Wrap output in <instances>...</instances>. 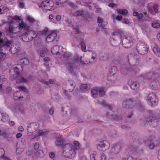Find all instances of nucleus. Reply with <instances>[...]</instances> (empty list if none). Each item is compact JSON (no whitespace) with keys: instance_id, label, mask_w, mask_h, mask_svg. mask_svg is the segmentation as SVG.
<instances>
[{"instance_id":"25","label":"nucleus","mask_w":160,"mask_h":160,"mask_svg":"<svg viewBox=\"0 0 160 160\" xmlns=\"http://www.w3.org/2000/svg\"><path fill=\"white\" fill-rule=\"evenodd\" d=\"M121 149V146L119 143L114 144L111 149V152L114 154H117L119 152Z\"/></svg>"},{"instance_id":"36","label":"nucleus","mask_w":160,"mask_h":160,"mask_svg":"<svg viewBox=\"0 0 160 160\" xmlns=\"http://www.w3.org/2000/svg\"><path fill=\"white\" fill-rule=\"evenodd\" d=\"M104 87H100L98 90V93L100 97H102L105 94Z\"/></svg>"},{"instance_id":"47","label":"nucleus","mask_w":160,"mask_h":160,"mask_svg":"<svg viewBox=\"0 0 160 160\" xmlns=\"http://www.w3.org/2000/svg\"><path fill=\"white\" fill-rule=\"evenodd\" d=\"M96 154V152L95 151L93 152V153L90 155V158L91 160H96L95 159V156Z\"/></svg>"},{"instance_id":"27","label":"nucleus","mask_w":160,"mask_h":160,"mask_svg":"<svg viewBox=\"0 0 160 160\" xmlns=\"http://www.w3.org/2000/svg\"><path fill=\"white\" fill-rule=\"evenodd\" d=\"M27 20L29 23L32 25L38 24L37 21L30 15H28L27 17Z\"/></svg>"},{"instance_id":"52","label":"nucleus","mask_w":160,"mask_h":160,"mask_svg":"<svg viewBox=\"0 0 160 160\" xmlns=\"http://www.w3.org/2000/svg\"><path fill=\"white\" fill-rule=\"evenodd\" d=\"M42 151L41 150H38L36 153V156L38 157H41L40 155L42 154Z\"/></svg>"},{"instance_id":"9","label":"nucleus","mask_w":160,"mask_h":160,"mask_svg":"<svg viewBox=\"0 0 160 160\" xmlns=\"http://www.w3.org/2000/svg\"><path fill=\"white\" fill-rule=\"evenodd\" d=\"M63 57L67 58V67L69 72H71L73 70L74 60L72 59L73 57L71 55V54L68 52L65 53Z\"/></svg>"},{"instance_id":"2","label":"nucleus","mask_w":160,"mask_h":160,"mask_svg":"<svg viewBox=\"0 0 160 160\" xmlns=\"http://www.w3.org/2000/svg\"><path fill=\"white\" fill-rule=\"evenodd\" d=\"M12 70L14 71L15 74H13L12 78L16 79V83L19 84L23 83H26L27 80L22 77H17L19 74V71H22L23 68L21 64H17L12 66Z\"/></svg>"},{"instance_id":"34","label":"nucleus","mask_w":160,"mask_h":160,"mask_svg":"<svg viewBox=\"0 0 160 160\" xmlns=\"http://www.w3.org/2000/svg\"><path fill=\"white\" fill-rule=\"evenodd\" d=\"M2 118H1V120L3 122H6L9 120L8 116L6 113H2Z\"/></svg>"},{"instance_id":"16","label":"nucleus","mask_w":160,"mask_h":160,"mask_svg":"<svg viewBox=\"0 0 160 160\" xmlns=\"http://www.w3.org/2000/svg\"><path fill=\"white\" fill-rule=\"evenodd\" d=\"M54 3L52 1H44L42 2L41 6L42 8L47 10H50L53 7Z\"/></svg>"},{"instance_id":"13","label":"nucleus","mask_w":160,"mask_h":160,"mask_svg":"<svg viewBox=\"0 0 160 160\" xmlns=\"http://www.w3.org/2000/svg\"><path fill=\"white\" fill-rule=\"evenodd\" d=\"M136 49L138 53L143 55L148 53V47L145 43L140 42L137 44Z\"/></svg>"},{"instance_id":"12","label":"nucleus","mask_w":160,"mask_h":160,"mask_svg":"<svg viewBox=\"0 0 160 160\" xmlns=\"http://www.w3.org/2000/svg\"><path fill=\"white\" fill-rule=\"evenodd\" d=\"M62 154L65 157L70 158H72L75 157L76 155V151L73 148L70 147H66L65 146Z\"/></svg>"},{"instance_id":"40","label":"nucleus","mask_w":160,"mask_h":160,"mask_svg":"<svg viewBox=\"0 0 160 160\" xmlns=\"http://www.w3.org/2000/svg\"><path fill=\"white\" fill-rule=\"evenodd\" d=\"M49 131H46V132H43L42 130L39 131L38 133L35 135V137H38L41 136H45L47 134V132H48Z\"/></svg>"},{"instance_id":"22","label":"nucleus","mask_w":160,"mask_h":160,"mask_svg":"<svg viewBox=\"0 0 160 160\" xmlns=\"http://www.w3.org/2000/svg\"><path fill=\"white\" fill-rule=\"evenodd\" d=\"M151 136V134L149 136V138L147 141H145V143H147L148 144H149V147L151 149H153L155 147V144L154 143H150L152 141H156V139L154 136H153V134L154 133V132H152Z\"/></svg>"},{"instance_id":"58","label":"nucleus","mask_w":160,"mask_h":160,"mask_svg":"<svg viewBox=\"0 0 160 160\" xmlns=\"http://www.w3.org/2000/svg\"><path fill=\"white\" fill-rule=\"evenodd\" d=\"M49 157L50 158H53L55 157V154L53 152H50L49 153Z\"/></svg>"},{"instance_id":"49","label":"nucleus","mask_w":160,"mask_h":160,"mask_svg":"<svg viewBox=\"0 0 160 160\" xmlns=\"http://www.w3.org/2000/svg\"><path fill=\"white\" fill-rule=\"evenodd\" d=\"M18 7L21 8H23L25 6V3L23 2H19Z\"/></svg>"},{"instance_id":"31","label":"nucleus","mask_w":160,"mask_h":160,"mask_svg":"<svg viewBox=\"0 0 160 160\" xmlns=\"http://www.w3.org/2000/svg\"><path fill=\"white\" fill-rule=\"evenodd\" d=\"M5 152L4 149L0 148V158L2 157L5 160H12L10 158L4 156Z\"/></svg>"},{"instance_id":"37","label":"nucleus","mask_w":160,"mask_h":160,"mask_svg":"<svg viewBox=\"0 0 160 160\" xmlns=\"http://www.w3.org/2000/svg\"><path fill=\"white\" fill-rule=\"evenodd\" d=\"M91 96L95 98L98 96V89H93L91 90Z\"/></svg>"},{"instance_id":"44","label":"nucleus","mask_w":160,"mask_h":160,"mask_svg":"<svg viewBox=\"0 0 160 160\" xmlns=\"http://www.w3.org/2000/svg\"><path fill=\"white\" fill-rule=\"evenodd\" d=\"M80 45L81 47V49L83 52H85L86 50V45L84 42L82 41L80 43Z\"/></svg>"},{"instance_id":"57","label":"nucleus","mask_w":160,"mask_h":160,"mask_svg":"<svg viewBox=\"0 0 160 160\" xmlns=\"http://www.w3.org/2000/svg\"><path fill=\"white\" fill-rule=\"evenodd\" d=\"M13 19L14 20H19L21 21V20H22V19H21V18L19 16L17 15H15L14 16Z\"/></svg>"},{"instance_id":"26","label":"nucleus","mask_w":160,"mask_h":160,"mask_svg":"<svg viewBox=\"0 0 160 160\" xmlns=\"http://www.w3.org/2000/svg\"><path fill=\"white\" fill-rule=\"evenodd\" d=\"M57 33L55 32H52L49 34L46 38V41L48 42L54 41L57 37Z\"/></svg>"},{"instance_id":"35","label":"nucleus","mask_w":160,"mask_h":160,"mask_svg":"<svg viewBox=\"0 0 160 160\" xmlns=\"http://www.w3.org/2000/svg\"><path fill=\"white\" fill-rule=\"evenodd\" d=\"M68 82L69 83L67 84V86L68 87L69 86L71 87V89H69L70 90H73L75 87L74 82L72 80H69Z\"/></svg>"},{"instance_id":"4","label":"nucleus","mask_w":160,"mask_h":160,"mask_svg":"<svg viewBox=\"0 0 160 160\" xmlns=\"http://www.w3.org/2000/svg\"><path fill=\"white\" fill-rule=\"evenodd\" d=\"M122 34V32L119 29L115 30L113 32L110 39V42L112 46H117L119 43L118 41L121 42Z\"/></svg>"},{"instance_id":"18","label":"nucleus","mask_w":160,"mask_h":160,"mask_svg":"<svg viewBox=\"0 0 160 160\" xmlns=\"http://www.w3.org/2000/svg\"><path fill=\"white\" fill-rule=\"evenodd\" d=\"M66 147H70L73 148L76 152L81 150V144L78 141H75L73 142V145L68 143L65 145Z\"/></svg>"},{"instance_id":"5","label":"nucleus","mask_w":160,"mask_h":160,"mask_svg":"<svg viewBox=\"0 0 160 160\" xmlns=\"http://www.w3.org/2000/svg\"><path fill=\"white\" fill-rule=\"evenodd\" d=\"M19 91H17L14 94V99L17 101L21 100V99L24 98H27L29 96L28 93L26 91V88L24 87H18Z\"/></svg>"},{"instance_id":"29","label":"nucleus","mask_w":160,"mask_h":160,"mask_svg":"<svg viewBox=\"0 0 160 160\" xmlns=\"http://www.w3.org/2000/svg\"><path fill=\"white\" fill-rule=\"evenodd\" d=\"M89 89L87 84H83L81 85L80 86V90L82 92H85L87 91Z\"/></svg>"},{"instance_id":"54","label":"nucleus","mask_w":160,"mask_h":160,"mask_svg":"<svg viewBox=\"0 0 160 160\" xmlns=\"http://www.w3.org/2000/svg\"><path fill=\"white\" fill-rule=\"evenodd\" d=\"M39 146V143L38 142H36L35 143L34 145V149L35 150H37Z\"/></svg>"},{"instance_id":"51","label":"nucleus","mask_w":160,"mask_h":160,"mask_svg":"<svg viewBox=\"0 0 160 160\" xmlns=\"http://www.w3.org/2000/svg\"><path fill=\"white\" fill-rule=\"evenodd\" d=\"M101 160H106V158L105 154L103 153H101L100 154Z\"/></svg>"},{"instance_id":"62","label":"nucleus","mask_w":160,"mask_h":160,"mask_svg":"<svg viewBox=\"0 0 160 160\" xmlns=\"http://www.w3.org/2000/svg\"><path fill=\"white\" fill-rule=\"evenodd\" d=\"M61 16L59 15H58L56 16V19L58 21L60 20L61 19Z\"/></svg>"},{"instance_id":"20","label":"nucleus","mask_w":160,"mask_h":160,"mask_svg":"<svg viewBox=\"0 0 160 160\" xmlns=\"http://www.w3.org/2000/svg\"><path fill=\"white\" fill-rule=\"evenodd\" d=\"M38 128L37 122H34L31 123L27 127V131L29 133L34 132L38 129Z\"/></svg>"},{"instance_id":"38","label":"nucleus","mask_w":160,"mask_h":160,"mask_svg":"<svg viewBox=\"0 0 160 160\" xmlns=\"http://www.w3.org/2000/svg\"><path fill=\"white\" fill-rule=\"evenodd\" d=\"M20 62L23 64L28 65L29 63V60L26 58H24L20 60Z\"/></svg>"},{"instance_id":"24","label":"nucleus","mask_w":160,"mask_h":160,"mask_svg":"<svg viewBox=\"0 0 160 160\" xmlns=\"http://www.w3.org/2000/svg\"><path fill=\"white\" fill-rule=\"evenodd\" d=\"M147 7L148 9L149 12L152 13L153 12V11L155 13L158 12V6L157 5L153 4H152L149 3L148 4Z\"/></svg>"},{"instance_id":"17","label":"nucleus","mask_w":160,"mask_h":160,"mask_svg":"<svg viewBox=\"0 0 160 160\" xmlns=\"http://www.w3.org/2000/svg\"><path fill=\"white\" fill-rule=\"evenodd\" d=\"M123 47L125 48H129L133 44L132 38L129 37H125L122 41Z\"/></svg>"},{"instance_id":"7","label":"nucleus","mask_w":160,"mask_h":160,"mask_svg":"<svg viewBox=\"0 0 160 160\" xmlns=\"http://www.w3.org/2000/svg\"><path fill=\"white\" fill-rule=\"evenodd\" d=\"M99 103L101 104L103 107H106L108 108L110 111V112H109L107 113L106 117L108 118H110L111 119H114V120H119L122 119L121 117H119L118 116H116L114 114L110 115L109 113L112 112L111 109L112 108L113 106L112 105L108 104V103L105 100H103Z\"/></svg>"},{"instance_id":"6","label":"nucleus","mask_w":160,"mask_h":160,"mask_svg":"<svg viewBox=\"0 0 160 160\" xmlns=\"http://www.w3.org/2000/svg\"><path fill=\"white\" fill-rule=\"evenodd\" d=\"M148 114L149 115V117L147 118L146 124L147 125L149 124L152 127H154L158 124V120L155 115V112L152 110H148Z\"/></svg>"},{"instance_id":"14","label":"nucleus","mask_w":160,"mask_h":160,"mask_svg":"<svg viewBox=\"0 0 160 160\" xmlns=\"http://www.w3.org/2000/svg\"><path fill=\"white\" fill-rule=\"evenodd\" d=\"M129 64L132 66H136L139 63V57L137 55L129 54L127 56Z\"/></svg>"},{"instance_id":"3","label":"nucleus","mask_w":160,"mask_h":160,"mask_svg":"<svg viewBox=\"0 0 160 160\" xmlns=\"http://www.w3.org/2000/svg\"><path fill=\"white\" fill-rule=\"evenodd\" d=\"M141 77L144 79H147L151 82L152 85V88L153 90H157L159 89L160 85L156 79H154L155 74L153 72H150L146 74H141Z\"/></svg>"},{"instance_id":"33","label":"nucleus","mask_w":160,"mask_h":160,"mask_svg":"<svg viewBox=\"0 0 160 160\" xmlns=\"http://www.w3.org/2000/svg\"><path fill=\"white\" fill-rule=\"evenodd\" d=\"M116 11L119 14L123 15L126 16L128 13V11L126 9H122L117 8Z\"/></svg>"},{"instance_id":"46","label":"nucleus","mask_w":160,"mask_h":160,"mask_svg":"<svg viewBox=\"0 0 160 160\" xmlns=\"http://www.w3.org/2000/svg\"><path fill=\"white\" fill-rule=\"evenodd\" d=\"M24 150V149L23 148H17L16 150V153L17 154H20Z\"/></svg>"},{"instance_id":"63","label":"nucleus","mask_w":160,"mask_h":160,"mask_svg":"<svg viewBox=\"0 0 160 160\" xmlns=\"http://www.w3.org/2000/svg\"><path fill=\"white\" fill-rule=\"evenodd\" d=\"M54 112L53 109V108H52L50 109L49 111V113L50 115H52L53 114Z\"/></svg>"},{"instance_id":"43","label":"nucleus","mask_w":160,"mask_h":160,"mask_svg":"<svg viewBox=\"0 0 160 160\" xmlns=\"http://www.w3.org/2000/svg\"><path fill=\"white\" fill-rule=\"evenodd\" d=\"M152 26L154 28H158L160 27V24L158 22H153L152 23Z\"/></svg>"},{"instance_id":"53","label":"nucleus","mask_w":160,"mask_h":160,"mask_svg":"<svg viewBox=\"0 0 160 160\" xmlns=\"http://www.w3.org/2000/svg\"><path fill=\"white\" fill-rule=\"evenodd\" d=\"M83 12L78 11L76 12L75 13L76 16H81Z\"/></svg>"},{"instance_id":"50","label":"nucleus","mask_w":160,"mask_h":160,"mask_svg":"<svg viewBox=\"0 0 160 160\" xmlns=\"http://www.w3.org/2000/svg\"><path fill=\"white\" fill-rule=\"evenodd\" d=\"M12 90V88L10 87H7L5 89V92L6 93H8L11 92Z\"/></svg>"},{"instance_id":"23","label":"nucleus","mask_w":160,"mask_h":160,"mask_svg":"<svg viewBox=\"0 0 160 160\" xmlns=\"http://www.w3.org/2000/svg\"><path fill=\"white\" fill-rule=\"evenodd\" d=\"M128 83L130 85L131 88L134 90H137L140 86V84L138 82L134 80H129Z\"/></svg>"},{"instance_id":"55","label":"nucleus","mask_w":160,"mask_h":160,"mask_svg":"<svg viewBox=\"0 0 160 160\" xmlns=\"http://www.w3.org/2000/svg\"><path fill=\"white\" fill-rule=\"evenodd\" d=\"M6 133L5 132H2V131L0 130V135L2 136L3 138H4L6 136Z\"/></svg>"},{"instance_id":"32","label":"nucleus","mask_w":160,"mask_h":160,"mask_svg":"<svg viewBox=\"0 0 160 160\" xmlns=\"http://www.w3.org/2000/svg\"><path fill=\"white\" fill-rule=\"evenodd\" d=\"M144 15L145 16L144 20H147L149 18V17L147 13L145 12H144L143 14L142 13H138L137 18L138 19H140L142 18L143 17Z\"/></svg>"},{"instance_id":"42","label":"nucleus","mask_w":160,"mask_h":160,"mask_svg":"<svg viewBox=\"0 0 160 160\" xmlns=\"http://www.w3.org/2000/svg\"><path fill=\"white\" fill-rule=\"evenodd\" d=\"M63 142L62 140H57L55 142V144L56 145L58 146H61L63 145Z\"/></svg>"},{"instance_id":"19","label":"nucleus","mask_w":160,"mask_h":160,"mask_svg":"<svg viewBox=\"0 0 160 160\" xmlns=\"http://www.w3.org/2000/svg\"><path fill=\"white\" fill-rule=\"evenodd\" d=\"M156 97L154 93H151L149 94L147 99L150 102L152 106H155L157 104Z\"/></svg>"},{"instance_id":"8","label":"nucleus","mask_w":160,"mask_h":160,"mask_svg":"<svg viewBox=\"0 0 160 160\" xmlns=\"http://www.w3.org/2000/svg\"><path fill=\"white\" fill-rule=\"evenodd\" d=\"M36 31L33 30H30L24 33L22 36V39L23 41L29 42L33 40V38L37 36Z\"/></svg>"},{"instance_id":"61","label":"nucleus","mask_w":160,"mask_h":160,"mask_svg":"<svg viewBox=\"0 0 160 160\" xmlns=\"http://www.w3.org/2000/svg\"><path fill=\"white\" fill-rule=\"evenodd\" d=\"M18 130L20 132H23L24 130V129L23 128V127L22 126H19L18 128Z\"/></svg>"},{"instance_id":"10","label":"nucleus","mask_w":160,"mask_h":160,"mask_svg":"<svg viewBox=\"0 0 160 160\" xmlns=\"http://www.w3.org/2000/svg\"><path fill=\"white\" fill-rule=\"evenodd\" d=\"M122 106L123 108L131 109L137 106V104L132 99L126 98L123 101Z\"/></svg>"},{"instance_id":"41","label":"nucleus","mask_w":160,"mask_h":160,"mask_svg":"<svg viewBox=\"0 0 160 160\" xmlns=\"http://www.w3.org/2000/svg\"><path fill=\"white\" fill-rule=\"evenodd\" d=\"M107 24L108 22L107 21H103L101 23L98 24V26L99 27L102 29H104Z\"/></svg>"},{"instance_id":"56","label":"nucleus","mask_w":160,"mask_h":160,"mask_svg":"<svg viewBox=\"0 0 160 160\" xmlns=\"http://www.w3.org/2000/svg\"><path fill=\"white\" fill-rule=\"evenodd\" d=\"M122 22L126 24H128L129 22V21L127 19H124L122 21Z\"/></svg>"},{"instance_id":"39","label":"nucleus","mask_w":160,"mask_h":160,"mask_svg":"<svg viewBox=\"0 0 160 160\" xmlns=\"http://www.w3.org/2000/svg\"><path fill=\"white\" fill-rule=\"evenodd\" d=\"M48 50L46 48H42L40 52V55L41 57H44L45 54L47 52Z\"/></svg>"},{"instance_id":"11","label":"nucleus","mask_w":160,"mask_h":160,"mask_svg":"<svg viewBox=\"0 0 160 160\" xmlns=\"http://www.w3.org/2000/svg\"><path fill=\"white\" fill-rule=\"evenodd\" d=\"M11 46L12 43L10 41H7L4 42H2L0 46V51L5 54H8L11 50Z\"/></svg>"},{"instance_id":"21","label":"nucleus","mask_w":160,"mask_h":160,"mask_svg":"<svg viewBox=\"0 0 160 160\" xmlns=\"http://www.w3.org/2000/svg\"><path fill=\"white\" fill-rule=\"evenodd\" d=\"M118 72V69L116 66H113L110 69L109 73L110 76H109L108 77V81H113L114 80V75Z\"/></svg>"},{"instance_id":"60","label":"nucleus","mask_w":160,"mask_h":160,"mask_svg":"<svg viewBox=\"0 0 160 160\" xmlns=\"http://www.w3.org/2000/svg\"><path fill=\"white\" fill-rule=\"evenodd\" d=\"M103 21L102 19L100 17H98V18L97 22L98 24L101 23Z\"/></svg>"},{"instance_id":"1","label":"nucleus","mask_w":160,"mask_h":160,"mask_svg":"<svg viewBox=\"0 0 160 160\" xmlns=\"http://www.w3.org/2000/svg\"><path fill=\"white\" fill-rule=\"evenodd\" d=\"M29 27V26L23 22V20H22L20 23L19 22H16L10 23L7 31L10 35H12L22 30L25 31H27Z\"/></svg>"},{"instance_id":"64","label":"nucleus","mask_w":160,"mask_h":160,"mask_svg":"<svg viewBox=\"0 0 160 160\" xmlns=\"http://www.w3.org/2000/svg\"><path fill=\"white\" fill-rule=\"evenodd\" d=\"M65 21L68 24L71 23L72 22L71 20L68 18L66 19Z\"/></svg>"},{"instance_id":"48","label":"nucleus","mask_w":160,"mask_h":160,"mask_svg":"<svg viewBox=\"0 0 160 160\" xmlns=\"http://www.w3.org/2000/svg\"><path fill=\"white\" fill-rule=\"evenodd\" d=\"M129 150L130 152H136L137 151V148L136 147H134L133 146H131L129 148Z\"/></svg>"},{"instance_id":"45","label":"nucleus","mask_w":160,"mask_h":160,"mask_svg":"<svg viewBox=\"0 0 160 160\" xmlns=\"http://www.w3.org/2000/svg\"><path fill=\"white\" fill-rule=\"evenodd\" d=\"M3 76H0V89H1L2 88V85L3 84V82L5 80V78H3Z\"/></svg>"},{"instance_id":"30","label":"nucleus","mask_w":160,"mask_h":160,"mask_svg":"<svg viewBox=\"0 0 160 160\" xmlns=\"http://www.w3.org/2000/svg\"><path fill=\"white\" fill-rule=\"evenodd\" d=\"M152 50L154 53L158 57H160V49L156 45L153 48Z\"/></svg>"},{"instance_id":"15","label":"nucleus","mask_w":160,"mask_h":160,"mask_svg":"<svg viewBox=\"0 0 160 160\" xmlns=\"http://www.w3.org/2000/svg\"><path fill=\"white\" fill-rule=\"evenodd\" d=\"M110 147V143L106 140L100 141L97 145V149L100 151H105L108 149Z\"/></svg>"},{"instance_id":"59","label":"nucleus","mask_w":160,"mask_h":160,"mask_svg":"<svg viewBox=\"0 0 160 160\" xmlns=\"http://www.w3.org/2000/svg\"><path fill=\"white\" fill-rule=\"evenodd\" d=\"M122 18V17L121 15H118L116 17V19L119 21H121Z\"/></svg>"},{"instance_id":"28","label":"nucleus","mask_w":160,"mask_h":160,"mask_svg":"<svg viewBox=\"0 0 160 160\" xmlns=\"http://www.w3.org/2000/svg\"><path fill=\"white\" fill-rule=\"evenodd\" d=\"M60 46L55 45L51 49V52L53 54L59 55L60 54L59 48Z\"/></svg>"}]
</instances>
